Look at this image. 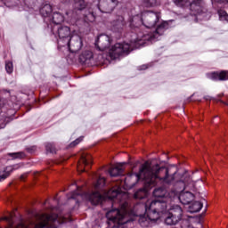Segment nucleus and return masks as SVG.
<instances>
[{
	"label": "nucleus",
	"instance_id": "b1692460",
	"mask_svg": "<svg viewBox=\"0 0 228 228\" xmlns=\"http://www.w3.org/2000/svg\"><path fill=\"white\" fill-rule=\"evenodd\" d=\"M203 204L200 201H193L190 206H189V213H199L200 209L203 208Z\"/></svg>",
	"mask_w": 228,
	"mask_h": 228
},
{
	"label": "nucleus",
	"instance_id": "9d476101",
	"mask_svg": "<svg viewBox=\"0 0 228 228\" xmlns=\"http://www.w3.org/2000/svg\"><path fill=\"white\" fill-rule=\"evenodd\" d=\"M138 174L135 175L136 181H142L143 187L137 190L134 193V199L143 200L147 199V195H149V190H151V188H154V186L148 185L147 184V178L144 176H141L140 178L137 177Z\"/></svg>",
	"mask_w": 228,
	"mask_h": 228
},
{
	"label": "nucleus",
	"instance_id": "f3484780",
	"mask_svg": "<svg viewBox=\"0 0 228 228\" xmlns=\"http://www.w3.org/2000/svg\"><path fill=\"white\" fill-rule=\"evenodd\" d=\"M92 155L88 153H83L80 156V159L78 160L77 164V170L78 172H85V167H88L89 165H92Z\"/></svg>",
	"mask_w": 228,
	"mask_h": 228
},
{
	"label": "nucleus",
	"instance_id": "412c9836",
	"mask_svg": "<svg viewBox=\"0 0 228 228\" xmlns=\"http://www.w3.org/2000/svg\"><path fill=\"white\" fill-rule=\"evenodd\" d=\"M78 60L82 65H90V61L94 60V53L92 51H85L79 55Z\"/></svg>",
	"mask_w": 228,
	"mask_h": 228
},
{
	"label": "nucleus",
	"instance_id": "4be33fe9",
	"mask_svg": "<svg viewBox=\"0 0 228 228\" xmlns=\"http://www.w3.org/2000/svg\"><path fill=\"white\" fill-rule=\"evenodd\" d=\"M63 20H65V16L59 12H55L52 16H50L48 22H52L54 26H61V22H63Z\"/></svg>",
	"mask_w": 228,
	"mask_h": 228
},
{
	"label": "nucleus",
	"instance_id": "dca6fc26",
	"mask_svg": "<svg viewBox=\"0 0 228 228\" xmlns=\"http://www.w3.org/2000/svg\"><path fill=\"white\" fill-rule=\"evenodd\" d=\"M62 4H73L74 12H83L86 8V2L85 0H60Z\"/></svg>",
	"mask_w": 228,
	"mask_h": 228
},
{
	"label": "nucleus",
	"instance_id": "c85d7f7f",
	"mask_svg": "<svg viewBox=\"0 0 228 228\" xmlns=\"http://www.w3.org/2000/svg\"><path fill=\"white\" fill-rule=\"evenodd\" d=\"M217 13L219 15V20H225L226 22H228V14L227 12L224 11L223 9H219L217 11Z\"/></svg>",
	"mask_w": 228,
	"mask_h": 228
},
{
	"label": "nucleus",
	"instance_id": "39448f33",
	"mask_svg": "<svg viewBox=\"0 0 228 228\" xmlns=\"http://www.w3.org/2000/svg\"><path fill=\"white\" fill-rule=\"evenodd\" d=\"M52 33L55 37H58L57 44L60 47H65L69 38L74 35L70 27L65 25L53 26L52 28Z\"/></svg>",
	"mask_w": 228,
	"mask_h": 228
},
{
	"label": "nucleus",
	"instance_id": "5701e85b",
	"mask_svg": "<svg viewBox=\"0 0 228 228\" xmlns=\"http://www.w3.org/2000/svg\"><path fill=\"white\" fill-rule=\"evenodd\" d=\"M110 177H118L124 175V166L122 164L117 165L109 170Z\"/></svg>",
	"mask_w": 228,
	"mask_h": 228
},
{
	"label": "nucleus",
	"instance_id": "bb28decb",
	"mask_svg": "<svg viewBox=\"0 0 228 228\" xmlns=\"http://www.w3.org/2000/svg\"><path fill=\"white\" fill-rule=\"evenodd\" d=\"M45 147L46 152H50L51 154L56 153V145H54V142H46Z\"/></svg>",
	"mask_w": 228,
	"mask_h": 228
},
{
	"label": "nucleus",
	"instance_id": "9b49d317",
	"mask_svg": "<svg viewBox=\"0 0 228 228\" xmlns=\"http://www.w3.org/2000/svg\"><path fill=\"white\" fill-rule=\"evenodd\" d=\"M118 6V0H99L97 8L102 13H111Z\"/></svg>",
	"mask_w": 228,
	"mask_h": 228
},
{
	"label": "nucleus",
	"instance_id": "58836bf2",
	"mask_svg": "<svg viewBox=\"0 0 228 228\" xmlns=\"http://www.w3.org/2000/svg\"><path fill=\"white\" fill-rule=\"evenodd\" d=\"M114 197H118V195H120V191H114Z\"/></svg>",
	"mask_w": 228,
	"mask_h": 228
},
{
	"label": "nucleus",
	"instance_id": "e433bc0d",
	"mask_svg": "<svg viewBox=\"0 0 228 228\" xmlns=\"http://www.w3.org/2000/svg\"><path fill=\"white\" fill-rule=\"evenodd\" d=\"M4 104H6V99L0 98V108H4Z\"/></svg>",
	"mask_w": 228,
	"mask_h": 228
},
{
	"label": "nucleus",
	"instance_id": "2eb2a0df",
	"mask_svg": "<svg viewBox=\"0 0 228 228\" xmlns=\"http://www.w3.org/2000/svg\"><path fill=\"white\" fill-rule=\"evenodd\" d=\"M153 197H155L156 200H165V199H175L174 193L167 191L165 188L159 187L153 191Z\"/></svg>",
	"mask_w": 228,
	"mask_h": 228
},
{
	"label": "nucleus",
	"instance_id": "0eeeda50",
	"mask_svg": "<svg viewBox=\"0 0 228 228\" xmlns=\"http://www.w3.org/2000/svg\"><path fill=\"white\" fill-rule=\"evenodd\" d=\"M133 51L131 45L127 43H116L109 51V56L112 60H117L120 56H127Z\"/></svg>",
	"mask_w": 228,
	"mask_h": 228
},
{
	"label": "nucleus",
	"instance_id": "aec40b11",
	"mask_svg": "<svg viewBox=\"0 0 228 228\" xmlns=\"http://www.w3.org/2000/svg\"><path fill=\"white\" fill-rule=\"evenodd\" d=\"M39 13L42 17H44L45 22H48L52 16L51 13H53V6L49 4H44L40 8Z\"/></svg>",
	"mask_w": 228,
	"mask_h": 228
},
{
	"label": "nucleus",
	"instance_id": "ddd939ff",
	"mask_svg": "<svg viewBox=\"0 0 228 228\" xmlns=\"http://www.w3.org/2000/svg\"><path fill=\"white\" fill-rule=\"evenodd\" d=\"M144 214L139 215L138 223L142 228L151 227L152 224L158 222V219H152V215L144 210Z\"/></svg>",
	"mask_w": 228,
	"mask_h": 228
},
{
	"label": "nucleus",
	"instance_id": "f704fd0d",
	"mask_svg": "<svg viewBox=\"0 0 228 228\" xmlns=\"http://www.w3.org/2000/svg\"><path fill=\"white\" fill-rule=\"evenodd\" d=\"M213 6L216 4H224V3H228V0H211Z\"/></svg>",
	"mask_w": 228,
	"mask_h": 228
},
{
	"label": "nucleus",
	"instance_id": "473e14b6",
	"mask_svg": "<svg viewBox=\"0 0 228 228\" xmlns=\"http://www.w3.org/2000/svg\"><path fill=\"white\" fill-rule=\"evenodd\" d=\"M83 138H85L84 136H80L77 139H76L75 141H73L72 142L69 143V147L70 149L76 147L77 145H79V143H81V142L83 141Z\"/></svg>",
	"mask_w": 228,
	"mask_h": 228
},
{
	"label": "nucleus",
	"instance_id": "cd10ccee",
	"mask_svg": "<svg viewBox=\"0 0 228 228\" xmlns=\"http://www.w3.org/2000/svg\"><path fill=\"white\" fill-rule=\"evenodd\" d=\"M9 156H11V158H13V159H24V158H26V153H24V151H20L9 153Z\"/></svg>",
	"mask_w": 228,
	"mask_h": 228
},
{
	"label": "nucleus",
	"instance_id": "72a5a7b5",
	"mask_svg": "<svg viewBox=\"0 0 228 228\" xmlns=\"http://www.w3.org/2000/svg\"><path fill=\"white\" fill-rule=\"evenodd\" d=\"M174 3L176 6L183 8L188 3V0H174Z\"/></svg>",
	"mask_w": 228,
	"mask_h": 228
},
{
	"label": "nucleus",
	"instance_id": "6e6552de",
	"mask_svg": "<svg viewBox=\"0 0 228 228\" xmlns=\"http://www.w3.org/2000/svg\"><path fill=\"white\" fill-rule=\"evenodd\" d=\"M190 10L192 12L193 15L208 17V15L211 14L209 10H208V4H206V0H192L190 4Z\"/></svg>",
	"mask_w": 228,
	"mask_h": 228
},
{
	"label": "nucleus",
	"instance_id": "4c0bfd02",
	"mask_svg": "<svg viewBox=\"0 0 228 228\" xmlns=\"http://www.w3.org/2000/svg\"><path fill=\"white\" fill-rule=\"evenodd\" d=\"M147 69H149V66L145 64L140 67V70H147Z\"/></svg>",
	"mask_w": 228,
	"mask_h": 228
},
{
	"label": "nucleus",
	"instance_id": "f03ea898",
	"mask_svg": "<svg viewBox=\"0 0 228 228\" xmlns=\"http://www.w3.org/2000/svg\"><path fill=\"white\" fill-rule=\"evenodd\" d=\"M175 174H177L175 167H161L154 161H146L141 166L137 174V179L146 177V184L148 186H156L159 181L167 184L172 183V181L175 180Z\"/></svg>",
	"mask_w": 228,
	"mask_h": 228
},
{
	"label": "nucleus",
	"instance_id": "4468645a",
	"mask_svg": "<svg viewBox=\"0 0 228 228\" xmlns=\"http://www.w3.org/2000/svg\"><path fill=\"white\" fill-rule=\"evenodd\" d=\"M94 45L96 47V49H98L99 51H105L108 49V47H110V37H108L107 35H100L95 43Z\"/></svg>",
	"mask_w": 228,
	"mask_h": 228
},
{
	"label": "nucleus",
	"instance_id": "a878e982",
	"mask_svg": "<svg viewBox=\"0 0 228 228\" xmlns=\"http://www.w3.org/2000/svg\"><path fill=\"white\" fill-rule=\"evenodd\" d=\"M84 20L86 22H94L95 20V13L94 11L89 10L87 13H85Z\"/></svg>",
	"mask_w": 228,
	"mask_h": 228
},
{
	"label": "nucleus",
	"instance_id": "6ab92c4d",
	"mask_svg": "<svg viewBox=\"0 0 228 228\" xmlns=\"http://www.w3.org/2000/svg\"><path fill=\"white\" fill-rule=\"evenodd\" d=\"M180 202L184 206L191 204L195 199V195L190 191H182L178 197Z\"/></svg>",
	"mask_w": 228,
	"mask_h": 228
},
{
	"label": "nucleus",
	"instance_id": "c756f323",
	"mask_svg": "<svg viewBox=\"0 0 228 228\" xmlns=\"http://www.w3.org/2000/svg\"><path fill=\"white\" fill-rule=\"evenodd\" d=\"M13 171V167H6V172L0 175V182L4 181V179H8L10 177V173Z\"/></svg>",
	"mask_w": 228,
	"mask_h": 228
},
{
	"label": "nucleus",
	"instance_id": "7c9ffc66",
	"mask_svg": "<svg viewBox=\"0 0 228 228\" xmlns=\"http://www.w3.org/2000/svg\"><path fill=\"white\" fill-rule=\"evenodd\" d=\"M156 3H158V0H143V4L146 8H152V6H156Z\"/></svg>",
	"mask_w": 228,
	"mask_h": 228
},
{
	"label": "nucleus",
	"instance_id": "7ed1b4c3",
	"mask_svg": "<svg viewBox=\"0 0 228 228\" xmlns=\"http://www.w3.org/2000/svg\"><path fill=\"white\" fill-rule=\"evenodd\" d=\"M164 200H148L144 205H140L142 209L150 212L152 215V220H159V214L167 211L172 207L174 198H164Z\"/></svg>",
	"mask_w": 228,
	"mask_h": 228
},
{
	"label": "nucleus",
	"instance_id": "20e7f679",
	"mask_svg": "<svg viewBox=\"0 0 228 228\" xmlns=\"http://www.w3.org/2000/svg\"><path fill=\"white\" fill-rule=\"evenodd\" d=\"M164 222L166 225H177L181 222L180 228H190V220L184 218L183 208L179 205H173L168 208Z\"/></svg>",
	"mask_w": 228,
	"mask_h": 228
},
{
	"label": "nucleus",
	"instance_id": "79ce46f5",
	"mask_svg": "<svg viewBox=\"0 0 228 228\" xmlns=\"http://www.w3.org/2000/svg\"><path fill=\"white\" fill-rule=\"evenodd\" d=\"M25 3H30V4L32 3L33 4V3H35V0H25Z\"/></svg>",
	"mask_w": 228,
	"mask_h": 228
},
{
	"label": "nucleus",
	"instance_id": "f8f14e48",
	"mask_svg": "<svg viewBox=\"0 0 228 228\" xmlns=\"http://www.w3.org/2000/svg\"><path fill=\"white\" fill-rule=\"evenodd\" d=\"M126 19L122 14H117L115 19L110 21V29L114 33H122L126 29Z\"/></svg>",
	"mask_w": 228,
	"mask_h": 228
},
{
	"label": "nucleus",
	"instance_id": "c03bdc74",
	"mask_svg": "<svg viewBox=\"0 0 228 228\" xmlns=\"http://www.w3.org/2000/svg\"><path fill=\"white\" fill-rule=\"evenodd\" d=\"M224 94H219V97H223Z\"/></svg>",
	"mask_w": 228,
	"mask_h": 228
},
{
	"label": "nucleus",
	"instance_id": "c9c22d12",
	"mask_svg": "<svg viewBox=\"0 0 228 228\" xmlns=\"http://www.w3.org/2000/svg\"><path fill=\"white\" fill-rule=\"evenodd\" d=\"M26 151L28 152V154H35V152H37V146L27 148Z\"/></svg>",
	"mask_w": 228,
	"mask_h": 228
},
{
	"label": "nucleus",
	"instance_id": "a19ab883",
	"mask_svg": "<svg viewBox=\"0 0 228 228\" xmlns=\"http://www.w3.org/2000/svg\"><path fill=\"white\" fill-rule=\"evenodd\" d=\"M6 126V123H2L1 125H0V129H3L4 127H5Z\"/></svg>",
	"mask_w": 228,
	"mask_h": 228
},
{
	"label": "nucleus",
	"instance_id": "2f4dec72",
	"mask_svg": "<svg viewBox=\"0 0 228 228\" xmlns=\"http://www.w3.org/2000/svg\"><path fill=\"white\" fill-rule=\"evenodd\" d=\"M5 70L7 74H12V72H13V62L5 61Z\"/></svg>",
	"mask_w": 228,
	"mask_h": 228
},
{
	"label": "nucleus",
	"instance_id": "f257e3e1",
	"mask_svg": "<svg viewBox=\"0 0 228 228\" xmlns=\"http://www.w3.org/2000/svg\"><path fill=\"white\" fill-rule=\"evenodd\" d=\"M159 19H161L159 12H154L152 11L143 12L141 17L136 15L129 18V28L132 33H135L136 35V37L131 40L135 49L143 47V45H147V42L158 40V37H161L165 33V30L168 29V22L163 21L157 27L155 31H143L145 28L147 29L155 28L156 24L159 22Z\"/></svg>",
	"mask_w": 228,
	"mask_h": 228
},
{
	"label": "nucleus",
	"instance_id": "37998d69",
	"mask_svg": "<svg viewBox=\"0 0 228 228\" xmlns=\"http://www.w3.org/2000/svg\"><path fill=\"white\" fill-rule=\"evenodd\" d=\"M219 102H221L222 104L227 105V102H224V101H222V100H219Z\"/></svg>",
	"mask_w": 228,
	"mask_h": 228
},
{
	"label": "nucleus",
	"instance_id": "1a4fd4ad",
	"mask_svg": "<svg viewBox=\"0 0 228 228\" xmlns=\"http://www.w3.org/2000/svg\"><path fill=\"white\" fill-rule=\"evenodd\" d=\"M64 47H68L69 53H78L83 48V37L73 34L68 42L64 44Z\"/></svg>",
	"mask_w": 228,
	"mask_h": 228
},
{
	"label": "nucleus",
	"instance_id": "a18cd8bd",
	"mask_svg": "<svg viewBox=\"0 0 228 228\" xmlns=\"http://www.w3.org/2000/svg\"><path fill=\"white\" fill-rule=\"evenodd\" d=\"M66 15H69V12H66Z\"/></svg>",
	"mask_w": 228,
	"mask_h": 228
},
{
	"label": "nucleus",
	"instance_id": "a211bd4d",
	"mask_svg": "<svg viewBox=\"0 0 228 228\" xmlns=\"http://www.w3.org/2000/svg\"><path fill=\"white\" fill-rule=\"evenodd\" d=\"M212 81H228V70L213 71L208 74Z\"/></svg>",
	"mask_w": 228,
	"mask_h": 228
},
{
	"label": "nucleus",
	"instance_id": "393cba45",
	"mask_svg": "<svg viewBox=\"0 0 228 228\" xmlns=\"http://www.w3.org/2000/svg\"><path fill=\"white\" fill-rule=\"evenodd\" d=\"M67 197H68L69 200H70V199H71V200H75L76 204H78L79 203L78 197H81V192H79L77 191H73L70 193H69L67 195Z\"/></svg>",
	"mask_w": 228,
	"mask_h": 228
},
{
	"label": "nucleus",
	"instance_id": "423d86ee",
	"mask_svg": "<svg viewBox=\"0 0 228 228\" xmlns=\"http://www.w3.org/2000/svg\"><path fill=\"white\" fill-rule=\"evenodd\" d=\"M106 186V178L100 176L94 183V191L88 195V199L93 206H99L103 200L104 196L101 194V190Z\"/></svg>",
	"mask_w": 228,
	"mask_h": 228
},
{
	"label": "nucleus",
	"instance_id": "ea45409f",
	"mask_svg": "<svg viewBox=\"0 0 228 228\" xmlns=\"http://www.w3.org/2000/svg\"><path fill=\"white\" fill-rule=\"evenodd\" d=\"M204 100H205V101H211V96H205V97H204Z\"/></svg>",
	"mask_w": 228,
	"mask_h": 228
}]
</instances>
